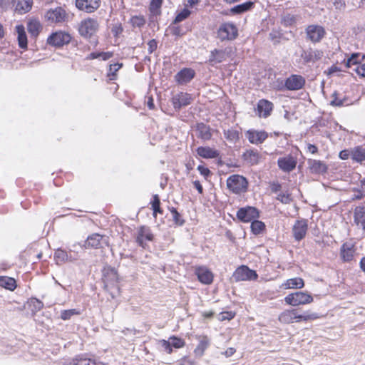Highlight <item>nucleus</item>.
I'll return each mask as SVG.
<instances>
[{
    "mask_svg": "<svg viewBox=\"0 0 365 365\" xmlns=\"http://www.w3.org/2000/svg\"><path fill=\"white\" fill-rule=\"evenodd\" d=\"M319 318L317 313L309 312H304L303 314L299 313L296 309H286L282 312L278 317L279 321L283 324H292L294 322H299L302 321L314 320Z\"/></svg>",
    "mask_w": 365,
    "mask_h": 365,
    "instance_id": "f257e3e1",
    "label": "nucleus"
},
{
    "mask_svg": "<svg viewBox=\"0 0 365 365\" xmlns=\"http://www.w3.org/2000/svg\"><path fill=\"white\" fill-rule=\"evenodd\" d=\"M313 300V297L307 292H296L284 297L285 303L292 307L309 304Z\"/></svg>",
    "mask_w": 365,
    "mask_h": 365,
    "instance_id": "f03ea898",
    "label": "nucleus"
},
{
    "mask_svg": "<svg viewBox=\"0 0 365 365\" xmlns=\"http://www.w3.org/2000/svg\"><path fill=\"white\" fill-rule=\"evenodd\" d=\"M98 28V21L95 19L88 17L80 22L78 32L84 38H90L96 34Z\"/></svg>",
    "mask_w": 365,
    "mask_h": 365,
    "instance_id": "7ed1b4c3",
    "label": "nucleus"
},
{
    "mask_svg": "<svg viewBox=\"0 0 365 365\" xmlns=\"http://www.w3.org/2000/svg\"><path fill=\"white\" fill-rule=\"evenodd\" d=\"M247 179L240 175H232L227 180V188L235 194L245 192L247 189Z\"/></svg>",
    "mask_w": 365,
    "mask_h": 365,
    "instance_id": "20e7f679",
    "label": "nucleus"
},
{
    "mask_svg": "<svg viewBox=\"0 0 365 365\" xmlns=\"http://www.w3.org/2000/svg\"><path fill=\"white\" fill-rule=\"evenodd\" d=\"M44 16L49 24H61L66 21L68 14L62 7L58 6L48 10Z\"/></svg>",
    "mask_w": 365,
    "mask_h": 365,
    "instance_id": "39448f33",
    "label": "nucleus"
},
{
    "mask_svg": "<svg viewBox=\"0 0 365 365\" xmlns=\"http://www.w3.org/2000/svg\"><path fill=\"white\" fill-rule=\"evenodd\" d=\"M238 35V30L232 23H224L217 30V37L222 40H233Z\"/></svg>",
    "mask_w": 365,
    "mask_h": 365,
    "instance_id": "423d86ee",
    "label": "nucleus"
},
{
    "mask_svg": "<svg viewBox=\"0 0 365 365\" xmlns=\"http://www.w3.org/2000/svg\"><path fill=\"white\" fill-rule=\"evenodd\" d=\"M71 36L68 33L64 31H56L51 34L47 38V43L55 47H61L68 43Z\"/></svg>",
    "mask_w": 365,
    "mask_h": 365,
    "instance_id": "0eeeda50",
    "label": "nucleus"
},
{
    "mask_svg": "<svg viewBox=\"0 0 365 365\" xmlns=\"http://www.w3.org/2000/svg\"><path fill=\"white\" fill-rule=\"evenodd\" d=\"M257 273L248 267L242 265L238 267L234 272L232 278L236 282L255 280L257 279Z\"/></svg>",
    "mask_w": 365,
    "mask_h": 365,
    "instance_id": "6e6552de",
    "label": "nucleus"
},
{
    "mask_svg": "<svg viewBox=\"0 0 365 365\" xmlns=\"http://www.w3.org/2000/svg\"><path fill=\"white\" fill-rule=\"evenodd\" d=\"M160 346L167 351L168 354H171L173 348L180 349L185 344V341L175 336H172L168 338V340L162 339L159 341Z\"/></svg>",
    "mask_w": 365,
    "mask_h": 365,
    "instance_id": "1a4fd4ad",
    "label": "nucleus"
},
{
    "mask_svg": "<svg viewBox=\"0 0 365 365\" xmlns=\"http://www.w3.org/2000/svg\"><path fill=\"white\" fill-rule=\"evenodd\" d=\"M237 217L242 222H249L259 217V212L254 207H242L237 211Z\"/></svg>",
    "mask_w": 365,
    "mask_h": 365,
    "instance_id": "9d476101",
    "label": "nucleus"
},
{
    "mask_svg": "<svg viewBox=\"0 0 365 365\" xmlns=\"http://www.w3.org/2000/svg\"><path fill=\"white\" fill-rule=\"evenodd\" d=\"M245 137L250 143L259 145L264 143L267 138L268 134L264 130L250 129L245 133Z\"/></svg>",
    "mask_w": 365,
    "mask_h": 365,
    "instance_id": "9b49d317",
    "label": "nucleus"
},
{
    "mask_svg": "<svg viewBox=\"0 0 365 365\" xmlns=\"http://www.w3.org/2000/svg\"><path fill=\"white\" fill-rule=\"evenodd\" d=\"M308 222L307 220H297L292 227L293 236L297 241L302 240L307 232Z\"/></svg>",
    "mask_w": 365,
    "mask_h": 365,
    "instance_id": "f8f14e48",
    "label": "nucleus"
},
{
    "mask_svg": "<svg viewBox=\"0 0 365 365\" xmlns=\"http://www.w3.org/2000/svg\"><path fill=\"white\" fill-rule=\"evenodd\" d=\"M153 239V235L150 227L146 226H141L138 228L136 237L137 243L145 248L147 242H150Z\"/></svg>",
    "mask_w": 365,
    "mask_h": 365,
    "instance_id": "ddd939ff",
    "label": "nucleus"
},
{
    "mask_svg": "<svg viewBox=\"0 0 365 365\" xmlns=\"http://www.w3.org/2000/svg\"><path fill=\"white\" fill-rule=\"evenodd\" d=\"M297 160L296 157L288 155L277 160L279 168L284 172L289 173L292 171L297 165Z\"/></svg>",
    "mask_w": 365,
    "mask_h": 365,
    "instance_id": "4468645a",
    "label": "nucleus"
},
{
    "mask_svg": "<svg viewBox=\"0 0 365 365\" xmlns=\"http://www.w3.org/2000/svg\"><path fill=\"white\" fill-rule=\"evenodd\" d=\"M101 5V0H76V6L86 13H93Z\"/></svg>",
    "mask_w": 365,
    "mask_h": 365,
    "instance_id": "2eb2a0df",
    "label": "nucleus"
},
{
    "mask_svg": "<svg viewBox=\"0 0 365 365\" xmlns=\"http://www.w3.org/2000/svg\"><path fill=\"white\" fill-rule=\"evenodd\" d=\"M195 76V71L190 68L181 69L175 76V81L180 85H185L190 82Z\"/></svg>",
    "mask_w": 365,
    "mask_h": 365,
    "instance_id": "dca6fc26",
    "label": "nucleus"
},
{
    "mask_svg": "<svg viewBox=\"0 0 365 365\" xmlns=\"http://www.w3.org/2000/svg\"><path fill=\"white\" fill-rule=\"evenodd\" d=\"M305 79L300 75H291L285 81V87L289 91H297L302 88Z\"/></svg>",
    "mask_w": 365,
    "mask_h": 365,
    "instance_id": "f3484780",
    "label": "nucleus"
},
{
    "mask_svg": "<svg viewBox=\"0 0 365 365\" xmlns=\"http://www.w3.org/2000/svg\"><path fill=\"white\" fill-rule=\"evenodd\" d=\"M273 110V103L268 100L261 99L256 108L257 115L260 118H267Z\"/></svg>",
    "mask_w": 365,
    "mask_h": 365,
    "instance_id": "a211bd4d",
    "label": "nucleus"
},
{
    "mask_svg": "<svg viewBox=\"0 0 365 365\" xmlns=\"http://www.w3.org/2000/svg\"><path fill=\"white\" fill-rule=\"evenodd\" d=\"M103 280L106 289L115 286L118 280L116 270L110 267H105L103 269Z\"/></svg>",
    "mask_w": 365,
    "mask_h": 365,
    "instance_id": "6ab92c4d",
    "label": "nucleus"
},
{
    "mask_svg": "<svg viewBox=\"0 0 365 365\" xmlns=\"http://www.w3.org/2000/svg\"><path fill=\"white\" fill-rule=\"evenodd\" d=\"M306 31L307 37L312 42H319L325 34L324 28L317 25L309 26Z\"/></svg>",
    "mask_w": 365,
    "mask_h": 365,
    "instance_id": "aec40b11",
    "label": "nucleus"
},
{
    "mask_svg": "<svg viewBox=\"0 0 365 365\" xmlns=\"http://www.w3.org/2000/svg\"><path fill=\"white\" fill-rule=\"evenodd\" d=\"M192 101V96L187 93H180L172 98V103L175 109H180L182 106H188Z\"/></svg>",
    "mask_w": 365,
    "mask_h": 365,
    "instance_id": "412c9836",
    "label": "nucleus"
},
{
    "mask_svg": "<svg viewBox=\"0 0 365 365\" xmlns=\"http://www.w3.org/2000/svg\"><path fill=\"white\" fill-rule=\"evenodd\" d=\"M195 274L199 281L205 284H210L213 281L212 272L206 267H199L195 269Z\"/></svg>",
    "mask_w": 365,
    "mask_h": 365,
    "instance_id": "4be33fe9",
    "label": "nucleus"
},
{
    "mask_svg": "<svg viewBox=\"0 0 365 365\" xmlns=\"http://www.w3.org/2000/svg\"><path fill=\"white\" fill-rule=\"evenodd\" d=\"M33 5V0H13L15 11L24 14L29 12Z\"/></svg>",
    "mask_w": 365,
    "mask_h": 365,
    "instance_id": "5701e85b",
    "label": "nucleus"
},
{
    "mask_svg": "<svg viewBox=\"0 0 365 365\" xmlns=\"http://www.w3.org/2000/svg\"><path fill=\"white\" fill-rule=\"evenodd\" d=\"M323 52L319 50L309 49L303 51L301 57L305 63L315 62L322 58Z\"/></svg>",
    "mask_w": 365,
    "mask_h": 365,
    "instance_id": "b1692460",
    "label": "nucleus"
},
{
    "mask_svg": "<svg viewBox=\"0 0 365 365\" xmlns=\"http://www.w3.org/2000/svg\"><path fill=\"white\" fill-rule=\"evenodd\" d=\"M103 240V236L99 234H93L87 237V240L84 243V247L86 248L97 249L101 247Z\"/></svg>",
    "mask_w": 365,
    "mask_h": 365,
    "instance_id": "393cba45",
    "label": "nucleus"
},
{
    "mask_svg": "<svg viewBox=\"0 0 365 365\" xmlns=\"http://www.w3.org/2000/svg\"><path fill=\"white\" fill-rule=\"evenodd\" d=\"M304 287V282L301 277H294L287 279L280 286L281 288L284 289H302Z\"/></svg>",
    "mask_w": 365,
    "mask_h": 365,
    "instance_id": "a878e982",
    "label": "nucleus"
},
{
    "mask_svg": "<svg viewBox=\"0 0 365 365\" xmlns=\"http://www.w3.org/2000/svg\"><path fill=\"white\" fill-rule=\"evenodd\" d=\"M231 49L225 48V50H214L211 53L210 61L215 63H220L225 61L230 56Z\"/></svg>",
    "mask_w": 365,
    "mask_h": 365,
    "instance_id": "bb28decb",
    "label": "nucleus"
},
{
    "mask_svg": "<svg viewBox=\"0 0 365 365\" xmlns=\"http://www.w3.org/2000/svg\"><path fill=\"white\" fill-rule=\"evenodd\" d=\"M15 31L17 33V40L19 47L23 49H26L28 41L24 26L23 25H17L15 27Z\"/></svg>",
    "mask_w": 365,
    "mask_h": 365,
    "instance_id": "cd10ccee",
    "label": "nucleus"
},
{
    "mask_svg": "<svg viewBox=\"0 0 365 365\" xmlns=\"http://www.w3.org/2000/svg\"><path fill=\"white\" fill-rule=\"evenodd\" d=\"M196 151L199 156L206 159L215 158L219 155L217 150L207 146L198 147Z\"/></svg>",
    "mask_w": 365,
    "mask_h": 365,
    "instance_id": "c85d7f7f",
    "label": "nucleus"
},
{
    "mask_svg": "<svg viewBox=\"0 0 365 365\" xmlns=\"http://www.w3.org/2000/svg\"><path fill=\"white\" fill-rule=\"evenodd\" d=\"M27 30L32 37L36 38L42 30V25L38 19H32L27 23Z\"/></svg>",
    "mask_w": 365,
    "mask_h": 365,
    "instance_id": "c756f323",
    "label": "nucleus"
},
{
    "mask_svg": "<svg viewBox=\"0 0 365 365\" xmlns=\"http://www.w3.org/2000/svg\"><path fill=\"white\" fill-rule=\"evenodd\" d=\"M354 247L352 243L346 242L343 244L341 248V256L344 261L349 262L353 259L355 251Z\"/></svg>",
    "mask_w": 365,
    "mask_h": 365,
    "instance_id": "7c9ffc66",
    "label": "nucleus"
},
{
    "mask_svg": "<svg viewBox=\"0 0 365 365\" xmlns=\"http://www.w3.org/2000/svg\"><path fill=\"white\" fill-rule=\"evenodd\" d=\"M354 222L365 230V209L363 207H356L354 212Z\"/></svg>",
    "mask_w": 365,
    "mask_h": 365,
    "instance_id": "2f4dec72",
    "label": "nucleus"
},
{
    "mask_svg": "<svg viewBox=\"0 0 365 365\" xmlns=\"http://www.w3.org/2000/svg\"><path fill=\"white\" fill-rule=\"evenodd\" d=\"M243 158L245 160L251 165H257L260 160L259 153L255 150H247L244 153Z\"/></svg>",
    "mask_w": 365,
    "mask_h": 365,
    "instance_id": "473e14b6",
    "label": "nucleus"
},
{
    "mask_svg": "<svg viewBox=\"0 0 365 365\" xmlns=\"http://www.w3.org/2000/svg\"><path fill=\"white\" fill-rule=\"evenodd\" d=\"M309 167L312 173H324L327 172V167L323 162L317 160H310L309 161Z\"/></svg>",
    "mask_w": 365,
    "mask_h": 365,
    "instance_id": "72a5a7b5",
    "label": "nucleus"
},
{
    "mask_svg": "<svg viewBox=\"0 0 365 365\" xmlns=\"http://www.w3.org/2000/svg\"><path fill=\"white\" fill-rule=\"evenodd\" d=\"M196 130L197 132L198 137L204 140L210 139L212 136L210 128L204 123L197 124Z\"/></svg>",
    "mask_w": 365,
    "mask_h": 365,
    "instance_id": "f704fd0d",
    "label": "nucleus"
},
{
    "mask_svg": "<svg viewBox=\"0 0 365 365\" xmlns=\"http://www.w3.org/2000/svg\"><path fill=\"white\" fill-rule=\"evenodd\" d=\"M209 345V339L207 336H200L199 344L194 352L196 355L201 356Z\"/></svg>",
    "mask_w": 365,
    "mask_h": 365,
    "instance_id": "c9c22d12",
    "label": "nucleus"
},
{
    "mask_svg": "<svg viewBox=\"0 0 365 365\" xmlns=\"http://www.w3.org/2000/svg\"><path fill=\"white\" fill-rule=\"evenodd\" d=\"M351 156L353 160L361 163L365 160V149L362 147H356L351 150Z\"/></svg>",
    "mask_w": 365,
    "mask_h": 365,
    "instance_id": "e433bc0d",
    "label": "nucleus"
},
{
    "mask_svg": "<svg viewBox=\"0 0 365 365\" xmlns=\"http://www.w3.org/2000/svg\"><path fill=\"white\" fill-rule=\"evenodd\" d=\"M0 286L13 291L16 287V283L14 278L9 277H0Z\"/></svg>",
    "mask_w": 365,
    "mask_h": 365,
    "instance_id": "4c0bfd02",
    "label": "nucleus"
},
{
    "mask_svg": "<svg viewBox=\"0 0 365 365\" xmlns=\"http://www.w3.org/2000/svg\"><path fill=\"white\" fill-rule=\"evenodd\" d=\"M364 58V56H361L359 53H354L351 55L349 58L346 61V66L347 68H351L352 66H356V67Z\"/></svg>",
    "mask_w": 365,
    "mask_h": 365,
    "instance_id": "58836bf2",
    "label": "nucleus"
},
{
    "mask_svg": "<svg viewBox=\"0 0 365 365\" xmlns=\"http://www.w3.org/2000/svg\"><path fill=\"white\" fill-rule=\"evenodd\" d=\"M66 365H96V364L95 361L91 359L80 357L67 361Z\"/></svg>",
    "mask_w": 365,
    "mask_h": 365,
    "instance_id": "ea45409f",
    "label": "nucleus"
},
{
    "mask_svg": "<svg viewBox=\"0 0 365 365\" xmlns=\"http://www.w3.org/2000/svg\"><path fill=\"white\" fill-rule=\"evenodd\" d=\"M253 3L252 1H247L241 4H238L231 9V11L235 14H242L251 9Z\"/></svg>",
    "mask_w": 365,
    "mask_h": 365,
    "instance_id": "a19ab883",
    "label": "nucleus"
},
{
    "mask_svg": "<svg viewBox=\"0 0 365 365\" xmlns=\"http://www.w3.org/2000/svg\"><path fill=\"white\" fill-rule=\"evenodd\" d=\"M54 257L58 264L64 262L66 261H72L71 257H68V253L63 250H58L54 254Z\"/></svg>",
    "mask_w": 365,
    "mask_h": 365,
    "instance_id": "79ce46f5",
    "label": "nucleus"
},
{
    "mask_svg": "<svg viewBox=\"0 0 365 365\" xmlns=\"http://www.w3.org/2000/svg\"><path fill=\"white\" fill-rule=\"evenodd\" d=\"M346 98H339L336 92H334L331 95V100L330 101V104L333 106H343L344 105H349V103H346Z\"/></svg>",
    "mask_w": 365,
    "mask_h": 365,
    "instance_id": "37998d69",
    "label": "nucleus"
},
{
    "mask_svg": "<svg viewBox=\"0 0 365 365\" xmlns=\"http://www.w3.org/2000/svg\"><path fill=\"white\" fill-rule=\"evenodd\" d=\"M160 201L158 195H153V200L151 202L152 209L153 210V216L156 217L157 213H162L163 210L160 207Z\"/></svg>",
    "mask_w": 365,
    "mask_h": 365,
    "instance_id": "c03bdc74",
    "label": "nucleus"
},
{
    "mask_svg": "<svg viewBox=\"0 0 365 365\" xmlns=\"http://www.w3.org/2000/svg\"><path fill=\"white\" fill-rule=\"evenodd\" d=\"M265 227L264 224L259 220H254L251 223V230L255 235L261 233Z\"/></svg>",
    "mask_w": 365,
    "mask_h": 365,
    "instance_id": "a18cd8bd",
    "label": "nucleus"
},
{
    "mask_svg": "<svg viewBox=\"0 0 365 365\" xmlns=\"http://www.w3.org/2000/svg\"><path fill=\"white\" fill-rule=\"evenodd\" d=\"M277 199L284 204H289L292 202V198L288 190L281 192L278 194Z\"/></svg>",
    "mask_w": 365,
    "mask_h": 365,
    "instance_id": "49530a36",
    "label": "nucleus"
},
{
    "mask_svg": "<svg viewBox=\"0 0 365 365\" xmlns=\"http://www.w3.org/2000/svg\"><path fill=\"white\" fill-rule=\"evenodd\" d=\"M190 10H188L187 9H183L180 12H179L176 15L173 23L175 24L182 21L183 20L186 19L190 16Z\"/></svg>",
    "mask_w": 365,
    "mask_h": 365,
    "instance_id": "de8ad7c7",
    "label": "nucleus"
},
{
    "mask_svg": "<svg viewBox=\"0 0 365 365\" xmlns=\"http://www.w3.org/2000/svg\"><path fill=\"white\" fill-rule=\"evenodd\" d=\"M122 67V63H115L110 65L109 71L108 76L110 80H114L115 78V73Z\"/></svg>",
    "mask_w": 365,
    "mask_h": 365,
    "instance_id": "09e8293b",
    "label": "nucleus"
},
{
    "mask_svg": "<svg viewBox=\"0 0 365 365\" xmlns=\"http://www.w3.org/2000/svg\"><path fill=\"white\" fill-rule=\"evenodd\" d=\"M130 22L133 26L140 28L145 24V20L142 16H135L131 18Z\"/></svg>",
    "mask_w": 365,
    "mask_h": 365,
    "instance_id": "8fccbe9b",
    "label": "nucleus"
},
{
    "mask_svg": "<svg viewBox=\"0 0 365 365\" xmlns=\"http://www.w3.org/2000/svg\"><path fill=\"white\" fill-rule=\"evenodd\" d=\"M80 314V312L76 309L63 310L61 312V318L63 320L69 319L71 316Z\"/></svg>",
    "mask_w": 365,
    "mask_h": 365,
    "instance_id": "3c124183",
    "label": "nucleus"
},
{
    "mask_svg": "<svg viewBox=\"0 0 365 365\" xmlns=\"http://www.w3.org/2000/svg\"><path fill=\"white\" fill-rule=\"evenodd\" d=\"M224 135L227 140L231 141H235L239 138L238 132L235 130H225Z\"/></svg>",
    "mask_w": 365,
    "mask_h": 365,
    "instance_id": "603ef678",
    "label": "nucleus"
},
{
    "mask_svg": "<svg viewBox=\"0 0 365 365\" xmlns=\"http://www.w3.org/2000/svg\"><path fill=\"white\" fill-rule=\"evenodd\" d=\"M30 305L33 307L32 310L35 312L40 311L43 307V302L37 299H31L30 301Z\"/></svg>",
    "mask_w": 365,
    "mask_h": 365,
    "instance_id": "864d4df0",
    "label": "nucleus"
},
{
    "mask_svg": "<svg viewBox=\"0 0 365 365\" xmlns=\"http://www.w3.org/2000/svg\"><path fill=\"white\" fill-rule=\"evenodd\" d=\"M170 211L172 213L173 219L175 224L178 225H182L184 223V221L180 218V215L178 213V212L173 207L170 210Z\"/></svg>",
    "mask_w": 365,
    "mask_h": 365,
    "instance_id": "5fc2aeb1",
    "label": "nucleus"
},
{
    "mask_svg": "<svg viewBox=\"0 0 365 365\" xmlns=\"http://www.w3.org/2000/svg\"><path fill=\"white\" fill-rule=\"evenodd\" d=\"M282 21L284 26H289L295 22V17L293 15L287 14L282 18Z\"/></svg>",
    "mask_w": 365,
    "mask_h": 365,
    "instance_id": "6e6d98bb",
    "label": "nucleus"
},
{
    "mask_svg": "<svg viewBox=\"0 0 365 365\" xmlns=\"http://www.w3.org/2000/svg\"><path fill=\"white\" fill-rule=\"evenodd\" d=\"M235 317V313L232 312H222L219 315V320L224 321V320H230L233 319Z\"/></svg>",
    "mask_w": 365,
    "mask_h": 365,
    "instance_id": "4d7b16f0",
    "label": "nucleus"
},
{
    "mask_svg": "<svg viewBox=\"0 0 365 365\" xmlns=\"http://www.w3.org/2000/svg\"><path fill=\"white\" fill-rule=\"evenodd\" d=\"M163 0H152L150 6V9L152 12H155L162 6Z\"/></svg>",
    "mask_w": 365,
    "mask_h": 365,
    "instance_id": "13d9d810",
    "label": "nucleus"
},
{
    "mask_svg": "<svg viewBox=\"0 0 365 365\" xmlns=\"http://www.w3.org/2000/svg\"><path fill=\"white\" fill-rule=\"evenodd\" d=\"M197 169L205 178H207L210 174V170L202 165H198Z\"/></svg>",
    "mask_w": 365,
    "mask_h": 365,
    "instance_id": "bf43d9fd",
    "label": "nucleus"
},
{
    "mask_svg": "<svg viewBox=\"0 0 365 365\" xmlns=\"http://www.w3.org/2000/svg\"><path fill=\"white\" fill-rule=\"evenodd\" d=\"M359 76L365 77V63L357 66L354 69Z\"/></svg>",
    "mask_w": 365,
    "mask_h": 365,
    "instance_id": "052dcab7",
    "label": "nucleus"
},
{
    "mask_svg": "<svg viewBox=\"0 0 365 365\" xmlns=\"http://www.w3.org/2000/svg\"><path fill=\"white\" fill-rule=\"evenodd\" d=\"M157 44H158L157 41L155 39H152V40L149 41V42L148 43V52L150 53H152L154 51L156 50Z\"/></svg>",
    "mask_w": 365,
    "mask_h": 365,
    "instance_id": "680f3d73",
    "label": "nucleus"
},
{
    "mask_svg": "<svg viewBox=\"0 0 365 365\" xmlns=\"http://www.w3.org/2000/svg\"><path fill=\"white\" fill-rule=\"evenodd\" d=\"M179 365H193V361L188 357H183L178 361Z\"/></svg>",
    "mask_w": 365,
    "mask_h": 365,
    "instance_id": "e2e57ef3",
    "label": "nucleus"
},
{
    "mask_svg": "<svg viewBox=\"0 0 365 365\" xmlns=\"http://www.w3.org/2000/svg\"><path fill=\"white\" fill-rule=\"evenodd\" d=\"M172 34L175 36H180L182 35L181 29L179 26H170Z\"/></svg>",
    "mask_w": 365,
    "mask_h": 365,
    "instance_id": "0e129e2a",
    "label": "nucleus"
},
{
    "mask_svg": "<svg viewBox=\"0 0 365 365\" xmlns=\"http://www.w3.org/2000/svg\"><path fill=\"white\" fill-rule=\"evenodd\" d=\"M334 5L339 10L343 9L345 7V3L341 0H335Z\"/></svg>",
    "mask_w": 365,
    "mask_h": 365,
    "instance_id": "69168bd1",
    "label": "nucleus"
},
{
    "mask_svg": "<svg viewBox=\"0 0 365 365\" xmlns=\"http://www.w3.org/2000/svg\"><path fill=\"white\" fill-rule=\"evenodd\" d=\"M112 56L113 53L111 52H100V58L103 61L109 59Z\"/></svg>",
    "mask_w": 365,
    "mask_h": 365,
    "instance_id": "338daca9",
    "label": "nucleus"
},
{
    "mask_svg": "<svg viewBox=\"0 0 365 365\" xmlns=\"http://www.w3.org/2000/svg\"><path fill=\"white\" fill-rule=\"evenodd\" d=\"M351 154L349 153V152L346 150H341L340 153H339V158L342 160H346L349 158V155Z\"/></svg>",
    "mask_w": 365,
    "mask_h": 365,
    "instance_id": "774afa93",
    "label": "nucleus"
}]
</instances>
